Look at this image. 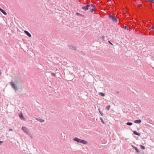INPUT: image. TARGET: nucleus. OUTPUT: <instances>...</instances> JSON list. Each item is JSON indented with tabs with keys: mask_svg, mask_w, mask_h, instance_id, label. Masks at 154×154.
Segmentation results:
<instances>
[{
	"mask_svg": "<svg viewBox=\"0 0 154 154\" xmlns=\"http://www.w3.org/2000/svg\"><path fill=\"white\" fill-rule=\"evenodd\" d=\"M10 85L11 86L12 88L15 90V92L18 89L17 86L14 84L13 82H11L10 83Z\"/></svg>",
	"mask_w": 154,
	"mask_h": 154,
	"instance_id": "obj_1",
	"label": "nucleus"
},
{
	"mask_svg": "<svg viewBox=\"0 0 154 154\" xmlns=\"http://www.w3.org/2000/svg\"><path fill=\"white\" fill-rule=\"evenodd\" d=\"M22 130L27 134H29V133L30 132L29 130L24 126L22 128Z\"/></svg>",
	"mask_w": 154,
	"mask_h": 154,
	"instance_id": "obj_2",
	"label": "nucleus"
},
{
	"mask_svg": "<svg viewBox=\"0 0 154 154\" xmlns=\"http://www.w3.org/2000/svg\"><path fill=\"white\" fill-rule=\"evenodd\" d=\"M109 18H111L114 22H117V19L115 15H110L109 16Z\"/></svg>",
	"mask_w": 154,
	"mask_h": 154,
	"instance_id": "obj_3",
	"label": "nucleus"
},
{
	"mask_svg": "<svg viewBox=\"0 0 154 154\" xmlns=\"http://www.w3.org/2000/svg\"><path fill=\"white\" fill-rule=\"evenodd\" d=\"M69 49L73 50H77L76 48L74 46L72 45H69Z\"/></svg>",
	"mask_w": 154,
	"mask_h": 154,
	"instance_id": "obj_4",
	"label": "nucleus"
},
{
	"mask_svg": "<svg viewBox=\"0 0 154 154\" xmlns=\"http://www.w3.org/2000/svg\"><path fill=\"white\" fill-rule=\"evenodd\" d=\"M90 6L89 5H87L86 6L82 7V9L86 11L89 9V7Z\"/></svg>",
	"mask_w": 154,
	"mask_h": 154,
	"instance_id": "obj_5",
	"label": "nucleus"
},
{
	"mask_svg": "<svg viewBox=\"0 0 154 154\" xmlns=\"http://www.w3.org/2000/svg\"><path fill=\"white\" fill-rule=\"evenodd\" d=\"M73 140L75 141H76L78 143H81V139H79L77 137H75L74 139Z\"/></svg>",
	"mask_w": 154,
	"mask_h": 154,
	"instance_id": "obj_6",
	"label": "nucleus"
},
{
	"mask_svg": "<svg viewBox=\"0 0 154 154\" xmlns=\"http://www.w3.org/2000/svg\"><path fill=\"white\" fill-rule=\"evenodd\" d=\"M19 117L22 119L23 120H25V118L23 117V114L22 113H20L19 115Z\"/></svg>",
	"mask_w": 154,
	"mask_h": 154,
	"instance_id": "obj_7",
	"label": "nucleus"
},
{
	"mask_svg": "<svg viewBox=\"0 0 154 154\" xmlns=\"http://www.w3.org/2000/svg\"><path fill=\"white\" fill-rule=\"evenodd\" d=\"M24 32L25 33H26L29 37H31V34L28 32L26 30H25L24 31Z\"/></svg>",
	"mask_w": 154,
	"mask_h": 154,
	"instance_id": "obj_8",
	"label": "nucleus"
},
{
	"mask_svg": "<svg viewBox=\"0 0 154 154\" xmlns=\"http://www.w3.org/2000/svg\"><path fill=\"white\" fill-rule=\"evenodd\" d=\"M134 122L136 123L139 124L141 122V121L140 119L134 121Z\"/></svg>",
	"mask_w": 154,
	"mask_h": 154,
	"instance_id": "obj_9",
	"label": "nucleus"
},
{
	"mask_svg": "<svg viewBox=\"0 0 154 154\" xmlns=\"http://www.w3.org/2000/svg\"><path fill=\"white\" fill-rule=\"evenodd\" d=\"M81 142L80 143H82L85 144H86L88 143V142L84 140H81Z\"/></svg>",
	"mask_w": 154,
	"mask_h": 154,
	"instance_id": "obj_10",
	"label": "nucleus"
},
{
	"mask_svg": "<svg viewBox=\"0 0 154 154\" xmlns=\"http://www.w3.org/2000/svg\"><path fill=\"white\" fill-rule=\"evenodd\" d=\"M133 133L135 134V135H137V136H139L140 135V133H138L136 131H133Z\"/></svg>",
	"mask_w": 154,
	"mask_h": 154,
	"instance_id": "obj_11",
	"label": "nucleus"
},
{
	"mask_svg": "<svg viewBox=\"0 0 154 154\" xmlns=\"http://www.w3.org/2000/svg\"><path fill=\"white\" fill-rule=\"evenodd\" d=\"M38 121H39V122H44L45 120L43 119H38Z\"/></svg>",
	"mask_w": 154,
	"mask_h": 154,
	"instance_id": "obj_12",
	"label": "nucleus"
},
{
	"mask_svg": "<svg viewBox=\"0 0 154 154\" xmlns=\"http://www.w3.org/2000/svg\"><path fill=\"white\" fill-rule=\"evenodd\" d=\"M99 94L103 97H104L105 96V94L103 93L99 92Z\"/></svg>",
	"mask_w": 154,
	"mask_h": 154,
	"instance_id": "obj_13",
	"label": "nucleus"
},
{
	"mask_svg": "<svg viewBox=\"0 0 154 154\" xmlns=\"http://www.w3.org/2000/svg\"><path fill=\"white\" fill-rule=\"evenodd\" d=\"M76 15H77L78 16H82V17L84 16L83 15L80 14H79L78 13H76Z\"/></svg>",
	"mask_w": 154,
	"mask_h": 154,
	"instance_id": "obj_14",
	"label": "nucleus"
},
{
	"mask_svg": "<svg viewBox=\"0 0 154 154\" xmlns=\"http://www.w3.org/2000/svg\"><path fill=\"white\" fill-rule=\"evenodd\" d=\"M110 107V105H108V106L106 107V109L107 110H109Z\"/></svg>",
	"mask_w": 154,
	"mask_h": 154,
	"instance_id": "obj_15",
	"label": "nucleus"
},
{
	"mask_svg": "<svg viewBox=\"0 0 154 154\" xmlns=\"http://www.w3.org/2000/svg\"><path fill=\"white\" fill-rule=\"evenodd\" d=\"M127 125H132V123L131 122H127L126 123Z\"/></svg>",
	"mask_w": 154,
	"mask_h": 154,
	"instance_id": "obj_16",
	"label": "nucleus"
},
{
	"mask_svg": "<svg viewBox=\"0 0 154 154\" xmlns=\"http://www.w3.org/2000/svg\"><path fill=\"white\" fill-rule=\"evenodd\" d=\"M140 148H141L142 149H145V147L144 146H142V145H140Z\"/></svg>",
	"mask_w": 154,
	"mask_h": 154,
	"instance_id": "obj_17",
	"label": "nucleus"
},
{
	"mask_svg": "<svg viewBox=\"0 0 154 154\" xmlns=\"http://www.w3.org/2000/svg\"><path fill=\"white\" fill-rule=\"evenodd\" d=\"M28 134L29 136L31 138H32V134H31V133H30V132L29 133V134Z\"/></svg>",
	"mask_w": 154,
	"mask_h": 154,
	"instance_id": "obj_18",
	"label": "nucleus"
},
{
	"mask_svg": "<svg viewBox=\"0 0 154 154\" xmlns=\"http://www.w3.org/2000/svg\"><path fill=\"white\" fill-rule=\"evenodd\" d=\"M2 12L5 15H6L7 14V13L6 12L4 11L3 10V11Z\"/></svg>",
	"mask_w": 154,
	"mask_h": 154,
	"instance_id": "obj_19",
	"label": "nucleus"
},
{
	"mask_svg": "<svg viewBox=\"0 0 154 154\" xmlns=\"http://www.w3.org/2000/svg\"><path fill=\"white\" fill-rule=\"evenodd\" d=\"M90 6H92L93 8H95V6L94 4H91V5H90Z\"/></svg>",
	"mask_w": 154,
	"mask_h": 154,
	"instance_id": "obj_20",
	"label": "nucleus"
},
{
	"mask_svg": "<svg viewBox=\"0 0 154 154\" xmlns=\"http://www.w3.org/2000/svg\"><path fill=\"white\" fill-rule=\"evenodd\" d=\"M100 119L101 120V122L103 124H105V123H104V122L103 120L102 119V118H100Z\"/></svg>",
	"mask_w": 154,
	"mask_h": 154,
	"instance_id": "obj_21",
	"label": "nucleus"
},
{
	"mask_svg": "<svg viewBox=\"0 0 154 154\" xmlns=\"http://www.w3.org/2000/svg\"><path fill=\"white\" fill-rule=\"evenodd\" d=\"M135 150H136V152H139V151L137 148H136V149Z\"/></svg>",
	"mask_w": 154,
	"mask_h": 154,
	"instance_id": "obj_22",
	"label": "nucleus"
},
{
	"mask_svg": "<svg viewBox=\"0 0 154 154\" xmlns=\"http://www.w3.org/2000/svg\"><path fill=\"white\" fill-rule=\"evenodd\" d=\"M51 75L53 76H54V77H55L56 76V74H54V73H51Z\"/></svg>",
	"mask_w": 154,
	"mask_h": 154,
	"instance_id": "obj_23",
	"label": "nucleus"
},
{
	"mask_svg": "<svg viewBox=\"0 0 154 154\" xmlns=\"http://www.w3.org/2000/svg\"><path fill=\"white\" fill-rule=\"evenodd\" d=\"M94 11V10H93V8H92L90 10V12L91 13H93V11Z\"/></svg>",
	"mask_w": 154,
	"mask_h": 154,
	"instance_id": "obj_24",
	"label": "nucleus"
},
{
	"mask_svg": "<svg viewBox=\"0 0 154 154\" xmlns=\"http://www.w3.org/2000/svg\"><path fill=\"white\" fill-rule=\"evenodd\" d=\"M3 143V141H0V145H1Z\"/></svg>",
	"mask_w": 154,
	"mask_h": 154,
	"instance_id": "obj_25",
	"label": "nucleus"
},
{
	"mask_svg": "<svg viewBox=\"0 0 154 154\" xmlns=\"http://www.w3.org/2000/svg\"><path fill=\"white\" fill-rule=\"evenodd\" d=\"M150 2H153L154 0H148Z\"/></svg>",
	"mask_w": 154,
	"mask_h": 154,
	"instance_id": "obj_26",
	"label": "nucleus"
},
{
	"mask_svg": "<svg viewBox=\"0 0 154 154\" xmlns=\"http://www.w3.org/2000/svg\"><path fill=\"white\" fill-rule=\"evenodd\" d=\"M108 42H109V43H110V44H111V45H113V44H112V43H111V42H110V41H108Z\"/></svg>",
	"mask_w": 154,
	"mask_h": 154,
	"instance_id": "obj_27",
	"label": "nucleus"
},
{
	"mask_svg": "<svg viewBox=\"0 0 154 154\" xmlns=\"http://www.w3.org/2000/svg\"><path fill=\"white\" fill-rule=\"evenodd\" d=\"M104 38L105 37L104 36H103L102 37H101V38L103 39H104Z\"/></svg>",
	"mask_w": 154,
	"mask_h": 154,
	"instance_id": "obj_28",
	"label": "nucleus"
},
{
	"mask_svg": "<svg viewBox=\"0 0 154 154\" xmlns=\"http://www.w3.org/2000/svg\"><path fill=\"white\" fill-rule=\"evenodd\" d=\"M93 9L94 10V11H96V7H95V8H93Z\"/></svg>",
	"mask_w": 154,
	"mask_h": 154,
	"instance_id": "obj_29",
	"label": "nucleus"
},
{
	"mask_svg": "<svg viewBox=\"0 0 154 154\" xmlns=\"http://www.w3.org/2000/svg\"><path fill=\"white\" fill-rule=\"evenodd\" d=\"M9 131H13V129H10L9 130Z\"/></svg>",
	"mask_w": 154,
	"mask_h": 154,
	"instance_id": "obj_30",
	"label": "nucleus"
},
{
	"mask_svg": "<svg viewBox=\"0 0 154 154\" xmlns=\"http://www.w3.org/2000/svg\"><path fill=\"white\" fill-rule=\"evenodd\" d=\"M99 112H100V114H101V115L102 116V115H103V114H102V113H101V112H100V110H99Z\"/></svg>",
	"mask_w": 154,
	"mask_h": 154,
	"instance_id": "obj_31",
	"label": "nucleus"
},
{
	"mask_svg": "<svg viewBox=\"0 0 154 154\" xmlns=\"http://www.w3.org/2000/svg\"><path fill=\"white\" fill-rule=\"evenodd\" d=\"M3 10L2 9L0 10V11L2 12L3 11Z\"/></svg>",
	"mask_w": 154,
	"mask_h": 154,
	"instance_id": "obj_32",
	"label": "nucleus"
},
{
	"mask_svg": "<svg viewBox=\"0 0 154 154\" xmlns=\"http://www.w3.org/2000/svg\"><path fill=\"white\" fill-rule=\"evenodd\" d=\"M3 10L2 9L0 10V11L2 12L3 11Z\"/></svg>",
	"mask_w": 154,
	"mask_h": 154,
	"instance_id": "obj_33",
	"label": "nucleus"
},
{
	"mask_svg": "<svg viewBox=\"0 0 154 154\" xmlns=\"http://www.w3.org/2000/svg\"><path fill=\"white\" fill-rule=\"evenodd\" d=\"M36 119V120H38V119H37V118H36V119Z\"/></svg>",
	"mask_w": 154,
	"mask_h": 154,
	"instance_id": "obj_34",
	"label": "nucleus"
},
{
	"mask_svg": "<svg viewBox=\"0 0 154 154\" xmlns=\"http://www.w3.org/2000/svg\"><path fill=\"white\" fill-rule=\"evenodd\" d=\"M124 28H125V29L126 28H127V26H125Z\"/></svg>",
	"mask_w": 154,
	"mask_h": 154,
	"instance_id": "obj_35",
	"label": "nucleus"
},
{
	"mask_svg": "<svg viewBox=\"0 0 154 154\" xmlns=\"http://www.w3.org/2000/svg\"><path fill=\"white\" fill-rule=\"evenodd\" d=\"M129 27H128V28H127V29L128 30V29H129Z\"/></svg>",
	"mask_w": 154,
	"mask_h": 154,
	"instance_id": "obj_36",
	"label": "nucleus"
},
{
	"mask_svg": "<svg viewBox=\"0 0 154 154\" xmlns=\"http://www.w3.org/2000/svg\"><path fill=\"white\" fill-rule=\"evenodd\" d=\"M134 148L135 149H136V148H137L135 147H134Z\"/></svg>",
	"mask_w": 154,
	"mask_h": 154,
	"instance_id": "obj_37",
	"label": "nucleus"
},
{
	"mask_svg": "<svg viewBox=\"0 0 154 154\" xmlns=\"http://www.w3.org/2000/svg\"><path fill=\"white\" fill-rule=\"evenodd\" d=\"M152 29H153L154 28V27H152Z\"/></svg>",
	"mask_w": 154,
	"mask_h": 154,
	"instance_id": "obj_38",
	"label": "nucleus"
},
{
	"mask_svg": "<svg viewBox=\"0 0 154 154\" xmlns=\"http://www.w3.org/2000/svg\"><path fill=\"white\" fill-rule=\"evenodd\" d=\"M2 8H0V10Z\"/></svg>",
	"mask_w": 154,
	"mask_h": 154,
	"instance_id": "obj_39",
	"label": "nucleus"
}]
</instances>
